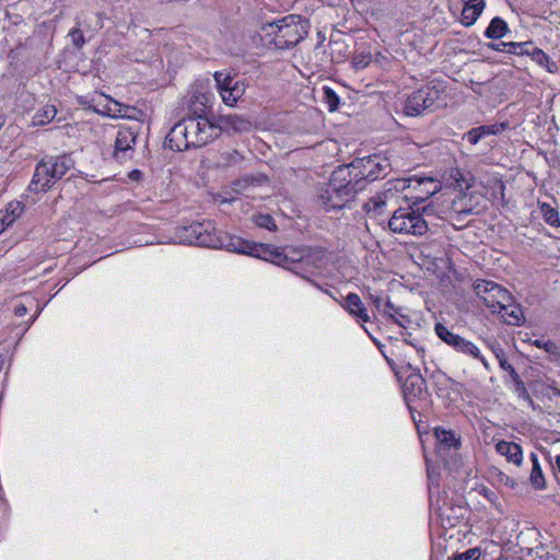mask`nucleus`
I'll use <instances>...</instances> for the list:
<instances>
[{
    "mask_svg": "<svg viewBox=\"0 0 560 560\" xmlns=\"http://www.w3.org/2000/svg\"><path fill=\"white\" fill-rule=\"evenodd\" d=\"M201 108L190 109L187 117L177 122L167 135L170 148L184 151L200 148L218 137V127L205 116L203 103Z\"/></svg>",
    "mask_w": 560,
    "mask_h": 560,
    "instance_id": "nucleus-1",
    "label": "nucleus"
},
{
    "mask_svg": "<svg viewBox=\"0 0 560 560\" xmlns=\"http://www.w3.org/2000/svg\"><path fill=\"white\" fill-rule=\"evenodd\" d=\"M180 242L196 244L203 247L224 248L228 252L261 257L262 244L249 243L238 236L217 235L214 225L211 221L194 222L183 229Z\"/></svg>",
    "mask_w": 560,
    "mask_h": 560,
    "instance_id": "nucleus-2",
    "label": "nucleus"
},
{
    "mask_svg": "<svg viewBox=\"0 0 560 560\" xmlns=\"http://www.w3.org/2000/svg\"><path fill=\"white\" fill-rule=\"evenodd\" d=\"M347 171L348 166L339 167L332 173L329 182L319 188L318 198L327 210L346 207L358 191L363 189L361 180L352 182L346 178Z\"/></svg>",
    "mask_w": 560,
    "mask_h": 560,
    "instance_id": "nucleus-3",
    "label": "nucleus"
},
{
    "mask_svg": "<svg viewBox=\"0 0 560 560\" xmlns=\"http://www.w3.org/2000/svg\"><path fill=\"white\" fill-rule=\"evenodd\" d=\"M73 166V160L67 154L46 155L36 164L28 190L34 194L48 191Z\"/></svg>",
    "mask_w": 560,
    "mask_h": 560,
    "instance_id": "nucleus-4",
    "label": "nucleus"
},
{
    "mask_svg": "<svg viewBox=\"0 0 560 560\" xmlns=\"http://www.w3.org/2000/svg\"><path fill=\"white\" fill-rule=\"evenodd\" d=\"M308 21L301 15L290 14L276 22L267 23L262 30L272 36L277 49H289L298 45L308 33Z\"/></svg>",
    "mask_w": 560,
    "mask_h": 560,
    "instance_id": "nucleus-5",
    "label": "nucleus"
},
{
    "mask_svg": "<svg viewBox=\"0 0 560 560\" xmlns=\"http://www.w3.org/2000/svg\"><path fill=\"white\" fill-rule=\"evenodd\" d=\"M388 228L394 233L415 236H421L428 231V224L422 214L410 207L397 209L388 221Z\"/></svg>",
    "mask_w": 560,
    "mask_h": 560,
    "instance_id": "nucleus-6",
    "label": "nucleus"
},
{
    "mask_svg": "<svg viewBox=\"0 0 560 560\" xmlns=\"http://www.w3.org/2000/svg\"><path fill=\"white\" fill-rule=\"evenodd\" d=\"M474 290L492 313L508 310L512 302L510 292L493 281L477 280Z\"/></svg>",
    "mask_w": 560,
    "mask_h": 560,
    "instance_id": "nucleus-7",
    "label": "nucleus"
},
{
    "mask_svg": "<svg viewBox=\"0 0 560 560\" xmlns=\"http://www.w3.org/2000/svg\"><path fill=\"white\" fill-rule=\"evenodd\" d=\"M441 91L436 86H423L406 98L404 112L408 116H419L425 110H434L440 106Z\"/></svg>",
    "mask_w": 560,
    "mask_h": 560,
    "instance_id": "nucleus-8",
    "label": "nucleus"
},
{
    "mask_svg": "<svg viewBox=\"0 0 560 560\" xmlns=\"http://www.w3.org/2000/svg\"><path fill=\"white\" fill-rule=\"evenodd\" d=\"M350 166L360 170L355 176H360L358 180H361V185L364 186V180L374 182L385 177L389 172L390 164L386 158L373 155L355 160Z\"/></svg>",
    "mask_w": 560,
    "mask_h": 560,
    "instance_id": "nucleus-9",
    "label": "nucleus"
},
{
    "mask_svg": "<svg viewBox=\"0 0 560 560\" xmlns=\"http://www.w3.org/2000/svg\"><path fill=\"white\" fill-rule=\"evenodd\" d=\"M436 336L458 353L467 357H480V349L470 340L452 332L446 326L436 323L434 327Z\"/></svg>",
    "mask_w": 560,
    "mask_h": 560,
    "instance_id": "nucleus-10",
    "label": "nucleus"
},
{
    "mask_svg": "<svg viewBox=\"0 0 560 560\" xmlns=\"http://www.w3.org/2000/svg\"><path fill=\"white\" fill-rule=\"evenodd\" d=\"M141 128V121H133V124L129 126H120L115 140L116 158H119L120 154H126L128 151L132 150Z\"/></svg>",
    "mask_w": 560,
    "mask_h": 560,
    "instance_id": "nucleus-11",
    "label": "nucleus"
},
{
    "mask_svg": "<svg viewBox=\"0 0 560 560\" xmlns=\"http://www.w3.org/2000/svg\"><path fill=\"white\" fill-rule=\"evenodd\" d=\"M408 369L412 372L406 377L402 393L405 400L408 405L415 399L422 395L425 389V380L422 375L412 369L411 364H408Z\"/></svg>",
    "mask_w": 560,
    "mask_h": 560,
    "instance_id": "nucleus-12",
    "label": "nucleus"
},
{
    "mask_svg": "<svg viewBox=\"0 0 560 560\" xmlns=\"http://www.w3.org/2000/svg\"><path fill=\"white\" fill-rule=\"evenodd\" d=\"M482 200L481 196L472 194L459 192L452 202V210L457 214H474L479 213V201Z\"/></svg>",
    "mask_w": 560,
    "mask_h": 560,
    "instance_id": "nucleus-13",
    "label": "nucleus"
},
{
    "mask_svg": "<svg viewBox=\"0 0 560 560\" xmlns=\"http://www.w3.org/2000/svg\"><path fill=\"white\" fill-rule=\"evenodd\" d=\"M218 133L220 130L247 132L252 128V122L238 115H221L218 120Z\"/></svg>",
    "mask_w": 560,
    "mask_h": 560,
    "instance_id": "nucleus-14",
    "label": "nucleus"
},
{
    "mask_svg": "<svg viewBox=\"0 0 560 560\" xmlns=\"http://www.w3.org/2000/svg\"><path fill=\"white\" fill-rule=\"evenodd\" d=\"M441 188V183L431 176H416L413 189L419 190L420 194L413 198L420 201H424L429 197L439 192Z\"/></svg>",
    "mask_w": 560,
    "mask_h": 560,
    "instance_id": "nucleus-15",
    "label": "nucleus"
},
{
    "mask_svg": "<svg viewBox=\"0 0 560 560\" xmlns=\"http://www.w3.org/2000/svg\"><path fill=\"white\" fill-rule=\"evenodd\" d=\"M464 8L462 11L460 23L465 27L472 26L482 13L486 2L485 0H463Z\"/></svg>",
    "mask_w": 560,
    "mask_h": 560,
    "instance_id": "nucleus-16",
    "label": "nucleus"
},
{
    "mask_svg": "<svg viewBox=\"0 0 560 560\" xmlns=\"http://www.w3.org/2000/svg\"><path fill=\"white\" fill-rule=\"evenodd\" d=\"M342 306L351 316L360 319L361 322L368 323L371 320L366 307L357 293H349L346 296Z\"/></svg>",
    "mask_w": 560,
    "mask_h": 560,
    "instance_id": "nucleus-17",
    "label": "nucleus"
},
{
    "mask_svg": "<svg viewBox=\"0 0 560 560\" xmlns=\"http://www.w3.org/2000/svg\"><path fill=\"white\" fill-rule=\"evenodd\" d=\"M434 436L440 453L450 450H457L460 446L459 436L452 430L438 427L434 429Z\"/></svg>",
    "mask_w": 560,
    "mask_h": 560,
    "instance_id": "nucleus-18",
    "label": "nucleus"
},
{
    "mask_svg": "<svg viewBox=\"0 0 560 560\" xmlns=\"http://www.w3.org/2000/svg\"><path fill=\"white\" fill-rule=\"evenodd\" d=\"M495 451L504 456L508 462L515 464L516 466H521L523 462V451L522 447L514 443L508 441H500L495 444Z\"/></svg>",
    "mask_w": 560,
    "mask_h": 560,
    "instance_id": "nucleus-19",
    "label": "nucleus"
},
{
    "mask_svg": "<svg viewBox=\"0 0 560 560\" xmlns=\"http://www.w3.org/2000/svg\"><path fill=\"white\" fill-rule=\"evenodd\" d=\"M262 258L264 260L271 261L283 268H290V265L294 262V259L289 258L283 249L271 247L262 244Z\"/></svg>",
    "mask_w": 560,
    "mask_h": 560,
    "instance_id": "nucleus-20",
    "label": "nucleus"
},
{
    "mask_svg": "<svg viewBox=\"0 0 560 560\" xmlns=\"http://www.w3.org/2000/svg\"><path fill=\"white\" fill-rule=\"evenodd\" d=\"M244 93L245 83L242 80H236L225 92L221 93V97L225 105L234 106Z\"/></svg>",
    "mask_w": 560,
    "mask_h": 560,
    "instance_id": "nucleus-21",
    "label": "nucleus"
},
{
    "mask_svg": "<svg viewBox=\"0 0 560 560\" xmlns=\"http://www.w3.org/2000/svg\"><path fill=\"white\" fill-rule=\"evenodd\" d=\"M494 314H499L504 323L513 326H520L524 318L521 306L514 304L513 301L510 302L508 310H502V312H495Z\"/></svg>",
    "mask_w": 560,
    "mask_h": 560,
    "instance_id": "nucleus-22",
    "label": "nucleus"
},
{
    "mask_svg": "<svg viewBox=\"0 0 560 560\" xmlns=\"http://www.w3.org/2000/svg\"><path fill=\"white\" fill-rule=\"evenodd\" d=\"M509 32V26L506 22L495 16L490 21L489 26L485 31V36L490 39H499L506 35Z\"/></svg>",
    "mask_w": 560,
    "mask_h": 560,
    "instance_id": "nucleus-23",
    "label": "nucleus"
},
{
    "mask_svg": "<svg viewBox=\"0 0 560 560\" xmlns=\"http://www.w3.org/2000/svg\"><path fill=\"white\" fill-rule=\"evenodd\" d=\"M532 460V471L529 476V481L535 489H544L545 488V477L538 462V456L535 453L530 454Z\"/></svg>",
    "mask_w": 560,
    "mask_h": 560,
    "instance_id": "nucleus-24",
    "label": "nucleus"
},
{
    "mask_svg": "<svg viewBox=\"0 0 560 560\" xmlns=\"http://www.w3.org/2000/svg\"><path fill=\"white\" fill-rule=\"evenodd\" d=\"M383 314L401 327H406V324L410 323L409 317L401 314L400 308L396 307L389 299L384 303Z\"/></svg>",
    "mask_w": 560,
    "mask_h": 560,
    "instance_id": "nucleus-25",
    "label": "nucleus"
},
{
    "mask_svg": "<svg viewBox=\"0 0 560 560\" xmlns=\"http://www.w3.org/2000/svg\"><path fill=\"white\" fill-rule=\"evenodd\" d=\"M243 160L242 154L236 150H228L222 152L217 160L219 167H231L240 164Z\"/></svg>",
    "mask_w": 560,
    "mask_h": 560,
    "instance_id": "nucleus-26",
    "label": "nucleus"
},
{
    "mask_svg": "<svg viewBox=\"0 0 560 560\" xmlns=\"http://www.w3.org/2000/svg\"><path fill=\"white\" fill-rule=\"evenodd\" d=\"M56 107L52 105H46L39 110H37V113L33 117V122L34 125L43 126L50 122L56 117Z\"/></svg>",
    "mask_w": 560,
    "mask_h": 560,
    "instance_id": "nucleus-27",
    "label": "nucleus"
},
{
    "mask_svg": "<svg viewBox=\"0 0 560 560\" xmlns=\"http://www.w3.org/2000/svg\"><path fill=\"white\" fill-rule=\"evenodd\" d=\"M107 114L114 118H122L124 115H128V112L140 114V110L136 107L122 105L116 101H112V104L106 107Z\"/></svg>",
    "mask_w": 560,
    "mask_h": 560,
    "instance_id": "nucleus-28",
    "label": "nucleus"
},
{
    "mask_svg": "<svg viewBox=\"0 0 560 560\" xmlns=\"http://www.w3.org/2000/svg\"><path fill=\"white\" fill-rule=\"evenodd\" d=\"M416 176H412V177H409V178H395V179H392V180H388L386 183V191L387 192H390L392 190H395V191H404L405 189H408V188H413V185L416 183Z\"/></svg>",
    "mask_w": 560,
    "mask_h": 560,
    "instance_id": "nucleus-29",
    "label": "nucleus"
},
{
    "mask_svg": "<svg viewBox=\"0 0 560 560\" xmlns=\"http://www.w3.org/2000/svg\"><path fill=\"white\" fill-rule=\"evenodd\" d=\"M541 214L546 223L551 226L559 228L560 226V218L557 209L550 207L547 203H542L540 207Z\"/></svg>",
    "mask_w": 560,
    "mask_h": 560,
    "instance_id": "nucleus-30",
    "label": "nucleus"
},
{
    "mask_svg": "<svg viewBox=\"0 0 560 560\" xmlns=\"http://www.w3.org/2000/svg\"><path fill=\"white\" fill-rule=\"evenodd\" d=\"M323 102L327 105L329 112H335L339 106V96L331 88L324 86Z\"/></svg>",
    "mask_w": 560,
    "mask_h": 560,
    "instance_id": "nucleus-31",
    "label": "nucleus"
},
{
    "mask_svg": "<svg viewBox=\"0 0 560 560\" xmlns=\"http://www.w3.org/2000/svg\"><path fill=\"white\" fill-rule=\"evenodd\" d=\"M214 80L220 94L225 92L236 81L234 77L225 72H215Z\"/></svg>",
    "mask_w": 560,
    "mask_h": 560,
    "instance_id": "nucleus-32",
    "label": "nucleus"
},
{
    "mask_svg": "<svg viewBox=\"0 0 560 560\" xmlns=\"http://www.w3.org/2000/svg\"><path fill=\"white\" fill-rule=\"evenodd\" d=\"M530 48H533L532 42H510L509 54L517 56L529 55Z\"/></svg>",
    "mask_w": 560,
    "mask_h": 560,
    "instance_id": "nucleus-33",
    "label": "nucleus"
},
{
    "mask_svg": "<svg viewBox=\"0 0 560 560\" xmlns=\"http://www.w3.org/2000/svg\"><path fill=\"white\" fill-rule=\"evenodd\" d=\"M494 354L499 361V365L502 370L506 371L512 378H517V372L512 364L509 363L505 353L502 349L494 350Z\"/></svg>",
    "mask_w": 560,
    "mask_h": 560,
    "instance_id": "nucleus-34",
    "label": "nucleus"
},
{
    "mask_svg": "<svg viewBox=\"0 0 560 560\" xmlns=\"http://www.w3.org/2000/svg\"><path fill=\"white\" fill-rule=\"evenodd\" d=\"M533 345L539 349H544L547 353L553 357H560L559 347L551 340L536 339Z\"/></svg>",
    "mask_w": 560,
    "mask_h": 560,
    "instance_id": "nucleus-35",
    "label": "nucleus"
},
{
    "mask_svg": "<svg viewBox=\"0 0 560 560\" xmlns=\"http://www.w3.org/2000/svg\"><path fill=\"white\" fill-rule=\"evenodd\" d=\"M385 206V200L377 196L374 198H371L365 205L364 209L368 213L374 212V214L380 213L381 209Z\"/></svg>",
    "mask_w": 560,
    "mask_h": 560,
    "instance_id": "nucleus-36",
    "label": "nucleus"
},
{
    "mask_svg": "<svg viewBox=\"0 0 560 560\" xmlns=\"http://www.w3.org/2000/svg\"><path fill=\"white\" fill-rule=\"evenodd\" d=\"M515 384V392L518 395L520 398L533 402L529 393L527 392L524 382L520 378V375L517 374V378H512Z\"/></svg>",
    "mask_w": 560,
    "mask_h": 560,
    "instance_id": "nucleus-37",
    "label": "nucleus"
},
{
    "mask_svg": "<svg viewBox=\"0 0 560 560\" xmlns=\"http://www.w3.org/2000/svg\"><path fill=\"white\" fill-rule=\"evenodd\" d=\"M256 224L259 226V228H265L269 231H273L276 230V223H275V220L271 215L269 214H259L257 218H256Z\"/></svg>",
    "mask_w": 560,
    "mask_h": 560,
    "instance_id": "nucleus-38",
    "label": "nucleus"
},
{
    "mask_svg": "<svg viewBox=\"0 0 560 560\" xmlns=\"http://www.w3.org/2000/svg\"><path fill=\"white\" fill-rule=\"evenodd\" d=\"M528 56H532L533 60H535L540 66L549 62V57L541 49L535 47L534 45L533 48H530Z\"/></svg>",
    "mask_w": 560,
    "mask_h": 560,
    "instance_id": "nucleus-39",
    "label": "nucleus"
},
{
    "mask_svg": "<svg viewBox=\"0 0 560 560\" xmlns=\"http://www.w3.org/2000/svg\"><path fill=\"white\" fill-rule=\"evenodd\" d=\"M371 62V55L358 54L353 57L352 63L357 70L366 68Z\"/></svg>",
    "mask_w": 560,
    "mask_h": 560,
    "instance_id": "nucleus-40",
    "label": "nucleus"
},
{
    "mask_svg": "<svg viewBox=\"0 0 560 560\" xmlns=\"http://www.w3.org/2000/svg\"><path fill=\"white\" fill-rule=\"evenodd\" d=\"M69 35H70L71 40L75 47H78V48L83 47V45L85 44V39H84L82 32L79 28H74V30L70 31Z\"/></svg>",
    "mask_w": 560,
    "mask_h": 560,
    "instance_id": "nucleus-41",
    "label": "nucleus"
},
{
    "mask_svg": "<svg viewBox=\"0 0 560 560\" xmlns=\"http://www.w3.org/2000/svg\"><path fill=\"white\" fill-rule=\"evenodd\" d=\"M23 205L19 201H12L8 205L4 211H8L10 214L14 215V219H18L23 213Z\"/></svg>",
    "mask_w": 560,
    "mask_h": 560,
    "instance_id": "nucleus-42",
    "label": "nucleus"
},
{
    "mask_svg": "<svg viewBox=\"0 0 560 560\" xmlns=\"http://www.w3.org/2000/svg\"><path fill=\"white\" fill-rule=\"evenodd\" d=\"M479 558L478 549H469L463 553L457 555L454 560H477Z\"/></svg>",
    "mask_w": 560,
    "mask_h": 560,
    "instance_id": "nucleus-43",
    "label": "nucleus"
},
{
    "mask_svg": "<svg viewBox=\"0 0 560 560\" xmlns=\"http://www.w3.org/2000/svg\"><path fill=\"white\" fill-rule=\"evenodd\" d=\"M481 138L482 135L478 128H474L467 132V139L471 144H476Z\"/></svg>",
    "mask_w": 560,
    "mask_h": 560,
    "instance_id": "nucleus-44",
    "label": "nucleus"
},
{
    "mask_svg": "<svg viewBox=\"0 0 560 560\" xmlns=\"http://www.w3.org/2000/svg\"><path fill=\"white\" fill-rule=\"evenodd\" d=\"M369 299L371 300V302L374 304V306L378 310V311H382L383 312V308H384V303L385 301H383V299L381 298V295L378 294H373V293H369Z\"/></svg>",
    "mask_w": 560,
    "mask_h": 560,
    "instance_id": "nucleus-45",
    "label": "nucleus"
},
{
    "mask_svg": "<svg viewBox=\"0 0 560 560\" xmlns=\"http://www.w3.org/2000/svg\"><path fill=\"white\" fill-rule=\"evenodd\" d=\"M0 218L3 219L1 222L4 225V229L12 225L13 222L16 220L14 219V215L10 214L8 211H0Z\"/></svg>",
    "mask_w": 560,
    "mask_h": 560,
    "instance_id": "nucleus-46",
    "label": "nucleus"
},
{
    "mask_svg": "<svg viewBox=\"0 0 560 560\" xmlns=\"http://www.w3.org/2000/svg\"><path fill=\"white\" fill-rule=\"evenodd\" d=\"M478 130H480L482 137L486 136V135H494L498 132V127L495 125H490V126H481V127H478Z\"/></svg>",
    "mask_w": 560,
    "mask_h": 560,
    "instance_id": "nucleus-47",
    "label": "nucleus"
},
{
    "mask_svg": "<svg viewBox=\"0 0 560 560\" xmlns=\"http://www.w3.org/2000/svg\"><path fill=\"white\" fill-rule=\"evenodd\" d=\"M499 481H500L501 483H504L505 486L511 487V488H514V486H515V483H516L514 479H512L510 476H508V475H505V474H503V472H500V475H499Z\"/></svg>",
    "mask_w": 560,
    "mask_h": 560,
    "instance_id": "nucleus-48",
    "label": "nucleus"
},
{
    "mask_svg": "<svg viewBox=\"0 0 560 560\" xmlns=\"http://www.w3.org/2000/svg\"><path fill=\"white\" fill-rule=\"evenodd\" d=\"M509 45H510V43L501 42L498 44H490V47L497 51L509 52Z\"/></svg>",
    "mask_w": 560,
    "mask_h": 560,
    "instance_id": "nucleus-49",
    "label": "nucleus"
},
{
    "mask_svg": "<svg viewBox=\"0 0 560 560\" xmlns=\"http://www.w3.org/2000/svg\"><path fill=\"white\" fill-rule=\"evenodd\" d=\"M15 315L18 316H24L27 312V308L24 304H20L15 307Z\"/></svg>",
    "mask_w": 560,
    "mask_h": 560,
    "instance_id": "nucleus-50",
    "label": "nucleus"
},
{
    "mask_svg": "<svg viewBox=\"0 0 560 560\" xmlns=\"http://www.w3.org/2000/svg\"><path fill=\"white\" fill-rule=\"evenodd\" d=\"M142 115V112L140 110V114H135L132 112H128V115H124L122 118L133 119L135 121H139V116Z\"/></svg>",
    "mask_w": 560,
    "mask_h": 560,
    "instance_id": "nucleus-51",
    "label": "nucleus"
},
{
    "mask_svg": "<svg viewBox=\"0 0 560 560\" xmlns=\"http://www.w3.org/2000/svg\"><path fill=\"white\" fill-rule=\"evenodd\" d=\"M472 359L479 360L487 370H490V365H489L488 361L481 353H480V357H472Z\"/></svg>",
    "mask_w": 560,
    "mask_h": 560,
    "instance_id": "nucleus-52",
    "label": "nucleus"
},
{
    "mask_svg": "<svg viewBox=\"0 0 560 560\" xmlns=\"http://www.w3.org/2000/svg\"><path fill=\"white\" fill-rule=\"evenodd\" d=\"M472 359L479 360L487 370H490V365H489L488 361L481 353H480V357H472Z\"/></svg>",
    "mask_w": 560,
    "mask_h": 560,
    "instance_id": "nucleus-53",
    "label": "nucleus"
},
{
    "mask_svg": "<svg viewBox=\"0 0 560 560\" xmlns=\"http://www.w3.org/2000/svg\"><path fill=\"white\" fill-rule=\"evenodd\" d=\"M555 464H556L557 470L560 472V455L556 456V463Z\"/></svg>",
    "mask_w": 560,
    "mask_h": 560,
    "instance_id": "nucleus-54",
    "label": "nucleus"
},
{
    "mask_svg": "<svg viewBox=\"0 0 560 560\" xmlns=\"http://www.w3.org/2000/svg\"><path fill=\"white\" fill-rule=\"evenodd\" d=\"M3 126V119L0 117V129L2 128Z\"/></svg>",
    "mask_w": 560,
    "mask_h": 560,
    "instance_id": "nucleus-55",
    "label": "nucleus"
}]
</instances>
